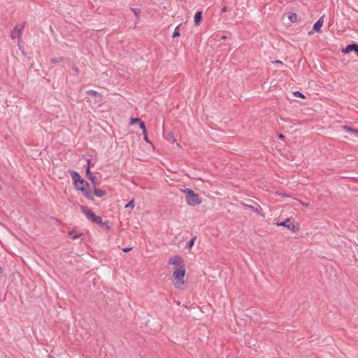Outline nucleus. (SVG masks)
I'll return each instance as SVG.
<instances>
[{"label": "nucleus", "instance_id": "nucleus-4", "mask_svg": "<svg viewBox=\"0 0 358 358\" xmlns=\"http://www.w3.org/2000/svg\"><path fill=\"white\" fill-rule=\"evenodd\" d=\"M80 208L86 217L92 222L98 224L100 226H103L104 224L101 217L96 215L91 210L88 209L87 206H80Z\"/></svg>", "mask_w": 358, "mask_h": 358}, {"label": "nucleus", "instance_id": "nucleus-31", "mask_svg": "<svg viewBox=\"0 0 358 358\" xmlns=\"http://www.w3.org/2000/svg\"><path fill=\"white\" fill-rule=\"evenodd\" d=\"M226 38H227V36H224V35H223V36L221 37V39H223V40H224V39H226Z\"/></svg>", "mask_w": 358, "mask_h": 358}, {"label": "nucleus", "instance_id": "nucleus-2", "mask_svg": "<svg viewBox=\"0 0 358 358\" xmlns=\"http://www.w3.org/2000/svg\"><path fill=\"white\" fill-rule=\"evenodd\" d=\"M70 173L73 180L74 187L76 189L84 192L85 189L89 188V183L83 179L78 172L71 171Z\"/></svg>", "mask_w": 358, "mask_h": 358}, {"label": "nucleus", "instance_id": "nucleus-32", "mask_svg": "<svg viewBox=\"0 0 358 358\" xmlns=\"http://www.w3.org/2000/svg\"><path fill=\"white\" fill-rule=\"evenodd\" d=\"M72 238H73V239H76V238H78V236H73Z\"/></svg>", "mask_w": 358, "mask_h": 358}, {"label": "nucleus", "instance_id": "nucleus-21", "mask_svg": "<svg viewBox=\"0 0 358 358\" xmlns=\"http://www.w3.org/2000/svg\"><path fill=\"white\" fill-rule=\"evenodd\" d=\"M134 206H135L134 200H131L125 206V208H133Z\"/></svg>", "mask_w": 358, "mask_h": 358}, {"label": "nucleus", "instance_id": "nucleus-24", "mask_svg": "<svg viewBox=\"0 0 358 358\" xmlns=\"http://www.w3.org/2000/svg\"><path fill=\"white\" fill-rule=\"evenodd\" d=\"M92 165V159H87V166H89L90 168Z\"/></svg>", "mask_w": 358, "mask_h": 358}, {"label": "nucleus", "instance_id": "nucleus-30", "mask_svg": "<svg viewBox=\"0 0 358 358\" xmlns=\"http://www.w3.org/2000/svg\"><path fill=\"white\" fill-rule=\"evenodd\" d=\"M73 69H74V71H75L77 73H78L79 71H78V69L77 67L73 68Z\"/></svg>", "mask_w": 358, "mask_h": 358}, {"label": "nucleus", "instance_id": "nucleus-29", "mask_svg": "<svg viewBox=\"0 0 358 358\" xmlns=\"http://www.w3.org/2000/svg\"><path fill=\"white\" fill-rule=\"evenodd\" d=\"M278 137H279L280 138H284V135H283V134H280L278 135Z\"/></svg>", "mask_w": 358, "mask_h": 358}, {"label": "nucleus", "instance_id": "nucleus-22", "mask_svg": "<svg viewBox=\"0 0 358 358\" xmlns=\"http://www.w3.org/2000/svg\"><path fill=\"white\" fill-rule=\"evenodd\" d=\"M87 93L89 94H92V95H94V96H96L97 94H99L98 92H96V91H94V90H90Z\"/></svg>", "mask_w": 358, "mask_h": 358}, {"label": "nucleus", "instance_id": "nucleus-1", "mask_svg": "<svg viewBox=\"0 0 358 358\" xmlns=\"http://www.w3.org/2000/svg\"><path fill=\"white\" fill-rule=\"evenodd\" d=\"M185 275V265H178L175 266L173 277L176 280L175 287L178 289L181 288V286L184 285V277Z\"/></svg>", "mask_w": 358, "mask_h": 358}, {"label": "nucleus", "instance_id": "nucleus-34", "mask_svg": "<svg viewBox=\"0 0 358 358\" xmlns=\"http://www.w3.org/2000/svg\"><path fill=\"white\" fill-rule=\"evenodd\" d=\"M169 135H171V136H173V134L172 132H170Z\"/></svg>", "mask_w": 358, "mask_h": 358}, {"label": "nucleus", "instance_id": "nucleus-5", "mask_svg": "<svg viewBox=\"0 0 358 358\" xmlns=\"http://www.w3.org/2000/svg\"><path fill=\"white\" fill-rule=\"evenodd\" d=\"M25 26V22L22 24H18L15 26L13 29L11 31L10 37L12 39L17 38V43L20 45L22 42V32Z\"/></svg>", "mask_w": 358, "mask_h": 358}, {"label": "nucleus", "instance_id": "nucleus-28", "mask_svg": "<svg viewBox=\"0 0 358 358\" xmlns=\"http://www.w3.org/2000/svg\"><path fill=\"white\" fill-rule=\"evenodd\" d=\"M274 62V63H276V64H282V62L281 61H280V60H276V61H275V62Z\"/></svg>", "mask_w": 358, "mask_h": 358}, {"label": "nucleus", "instance_id": "nucleus-14", "mask_svg": "<svg viewBox=\"0 0 358 358\" xmlns=\"http://www.w3.org/2000/svg\"><path fill=\"white\" fill-rule=\"evenodd\" d=\"M84 194V196L85 197H87V199H90V200H93L94 199V197H93V194L92 192L88 189V188L85 189V190L84 192H82Z\"/></svg>", "mask_w": 358, "mask_h": 358}, {"label": "nucleus", "instance_id": "nucleus-26", "mask_svg": "<svg viewBox=\"0 0 358 358\" xmlns=\"http://www.w3.org/2000/svg\"><path fill=\"white\" fill-rule=\"evenodd\" d=\"M227 8L226 6H224L222 8V12H223V13L227 12Z\"/></svg>", "mask_w": 358, "mask_h": 358}, {"label": "nucleus", "instance_id": "nucleus-13", "mask_svg": "<svg viewBox=\"0 0 358 358\" xmlns=\"http://www.w3.org/2000/svg\"><path fill=\"white\" fill-rule=\"evenodd\" d=\"M93 188H94V194L97 197L101 198L106 194V192L104 190L96 189V187L94 186H93Z\"/></svg>", "mask_w": 358, "mask_h": 358}, {"label": "nucleus", "instance_id": "nucleus-10", "mask_svg": "<svg viewBox=\"0 0 358 358\" xmlns=\"http://www.w3.org/2000/svg\"><path fill=\"white\" fill-rule=\"evenodd\" d=\"M277 225L285 227L287 229H289V230L294 231V228H295L294 224L292 222L290 221L289 219H287L286 220L281 222L280 223L278 222Z\"/></svg>", "mask_w": 358, "mask_h": 358}, {"label": "nucleus", "instance_id": "nucleus-19", "mask_svg": "<svg viewBox=\"0 0 358 358\" xmlns=\"http://www.w3.org/2000/svg\"><path fill=\"white\" fill-rule=\"evenodd\" d=\"M244 206L245 208H248L254 212H257V213H259L258 209L257 208H255V206H253L252 205H248V204H245Z\"/></svg>", "mask_w": 358, "mask_h": 358}, {"label": "nucleus", "instance_id": "nucleus-15", "mask_svg": "<svg viewBox=\"0 0 358 358\" xmlns=\"http://www.w3.org/2000/svg\"><path fill=\"white\" fill-rule=\"evenodd\" d=\"M288 18L291 22H296L297 21L298 15L295 13H290Z\"/></svg>", "mask_w": 358, "mask_h": 358}, {"label": "nucleus", "instance_id": "nucleus-17", "mask_svg": "<svg viewBox=\"0 0 358 358\" xmlns=\"http://www.w3.org/2000/svg\"><path fill=\"white\" fill-rule=\"evenodd\" d=\"M343 129H344L345 131H351V132H353V133H355V134H358V130H357V129H352V128H351V127H348V126H344V127H343Z\"/></svg>", "mask_w": 358, "mask_h": 358}, {"label": "nucleus", "instance_id": "nucleus-33", "mask_svg": "<svg viewBox=\"0 0 358 358\" xmlns=\"http://www.w3.org/2000/svg\"><path fill=\"white\" fill-rule=\"evenodd\" d=\"M2 271H3V268L0 267V273H2Z\"/></svg>", "mask_w": 358, "mask_h": 358}, {"label": "nucleus", "instance_id": "nucleus-20", "mask_svg": "<svg viewBox=\"0 0 358 358\" xmlns=\"http://www.w3.org/2000/svg\"><path fill=\"white\" fill-rule=\"evenodd\" d=\"M293 94L296 97L305 98V96L299 91H295Z\"/></svg>", "mask_w": 358, "mask_h": 358}, {"label": "nucleus", "instance_id": "nucleus-27", "mask_svg": "<svg viewBox=\"0 0 358 358\" xmlns=\"http://www.w3.org/2000/svg\"><path fill=\"white\" fill-rule=\"evenodd\" d=\"M134 11L136 15H137L138 13H140V10L139 9H134Z\"/></svg>", "mask_w": 358, "mask_h": 358}, {"label": "nucleus", "instance_id": "nucleus-12", "mask_svg": "<svg viewBox=\"0 0 358 358\" xmlns=\"http://www.w3.org/2000/svg\"><path fill=\"white\" fill-rule=\"evenodd\" d=\"M201 18H202V11H196L194 15V24L196 26L199 25L200 24Z\"/></svg>", "mask_w": 358, "mask_h": 358}, {"label": "nucleus", "instance_id": "nucleus-16", "mask_svg": "<svg viewBox=\"0 0 358 358\" xmlns=\"http://www.w3.org/2000/svg\"><path fill=\"white\" fill-rule=\"evenodd\" d=\"M196 237L194 236L190 239V241L187 243L186 248H192L194 244V241L196 240Z\"/></svg>", "mask_w": 358, "mask_h": 358}, {"label": "nucleus", "instance_id": "nucleus-7", "mask_svg": "<svg viewBox=\"0 0 358 358\" xmlns=\"http://www.w3.org/2000/svg\"><path fill=\"white\" fill-rule=\"evenodd\" d=\"M352 51L355 52L358 56V45L357 43L349 44L345 48L342 50V52L344 54L349 53Z\"/></svg>", "mask_w": 358, "mask_h": 358}, {"label": "nucleus", "instance_id": "nucleus-6", "mask_svg": "<svg viewBox=\"0 0 358 358\" xmlns=\"http://www.w3.org/2000/svg\"><path fill=\"white\" fill-rule=\"evenodd\" d=\"M130 123H131V124H134L135 123H140V129L143 131V133L144 135V139L145 141H148L147 134H146V126H145L144 122H143L141 120V119H140V118L131 117Z\"/></svg>", "mask_w": 358, "mask_h": 358}, {"label": "nucleus", "instance_id": "nucleus-11", "mask_svg": "<svg viewBox=\"0 0 358 358\" xmlns=\"http://www.w3.org/2000/svg\"><path fill=\"white\" fill-rule=\"evenodd\" d=\"M324 15H322L320 19L313 24V29L317 33L321 32V27L324 23Z\"/></svg>", "mask_w": 358, "mask_h": 358}, {"label": "nucleus", "instance_id": "nucleus-23", "mask_svg": "<svg viewBox=\"0 0 358 358\" xmlns=\"http://www.w3.org/2000/svg\"><path fill=\"white\" fill-rule=\"evenodd\" d=\"M131 250V248H123V249H122V251H123L124 252H129Z\"/></svg>", "mask_w": 358, "mask_h": 358}, {"label": "nucleus", "instance_id": "nucleus-3", "mask_svg": "<svg viewBox=\"0 0 358 358\" xmlns=\"http://www.w3.org/2000/svg\"><path fill=\"white\" fill-rule=\"evenodd\" d=\"M185 193V200L188 205L194 206L199 205L201 203V200L200 199L199 195L196 194L191 189H185L183 190Z\"/></svg>", "mask_w": 358, "mask_h": 358}, {"label": "nucleus", "instance_id": "nucleus-9", "mask_svg": "<svg viewBox=\"0 0 358 358\" xmlns=\"http://www.w3.org/2000/svg\"><path fill=\"white\" fill-rule=\"evenodd\" d=\"M85 174H86V177L93 184V186L96 187V182H97V178L91 173L89 166H87V169H86Z\"/></svg>", "mask_w": 358, "mask_h": 358}, {"label": "nucleus", "instance_id": "nucleus-25", "mask_svg": "<svg viewBox=\"0 0 358 358\" xmlns=\"http://www.w3.org/2000/svg\"><path fill=\"white\" fill-rule=\"evenodd\" d=\"M62 59H52V62L54 63L59 62Z\"/></svg>", "mask_w": 358, "mask_h": 358}, {"label": "nucleus", "instance_id": "nucleus-8", "mask_svg": "<svg viewBox=\"0 0 358 358\" xmlns=\"http://www.w3.org/2000/svg\"><path fill=\"white\" fill-rule=\"evenodd\" d=\"M169 263L171 265H175L176 266H178V265H184L182 257L178 255L170 258Z\"/></svg>", "mask_w": 358, "mask_h": 358}, {"label": "nucleus", "instance_id": "nucleus-18", "mask_svg": "<svg viewBox=\"0 0 358 358\" xmlns=\"http://www.w3.org/2000/svg\"><path fill=\"white\" fill-rule=\"evenodd\" d=\"M180 35V31H179V26H178V27H176L175 28V30H174V31L173 33V35H172V37L173 38H176V37L179 36Z\"/></svg>", "mask_w": 358, "mask_h": 358}]
</instances>
